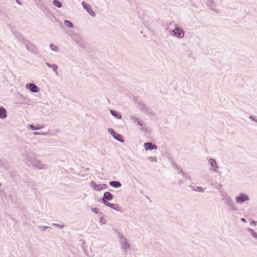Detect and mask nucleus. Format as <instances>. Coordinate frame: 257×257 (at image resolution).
Listing matches in <instances>:
<instances>
[{
	"label": "nucleus",
	"mask_w": 257,
	"mask_h": 257,
	"mask_svg": "<svg viewBox=\"0 0 257 257\" xmlns=\"http://www.w3.org/2000/svg\"><path fill=\"white\" fill-rule=\"evenodd\" d=\"M90 186L95 191H100L102 190L101 184H97L95 182L92 181L90 182Z\"/></svg>",
	"instance_id": "16"
},
{
	"label": "nucleus",
	"mask_w": 257,
	"mask_h": 257,
	"mask_svg": "<svg viewBox=\"0 0 257 257\" xmlns=\"http://www.w3.org/2000/svg\"><path fill=\"white\" fill-rule=\"evenodd\" d=\"M192 190L196 192H204V189L200 186H191Z\"/></svg>",
	"instance_id": "27"
},
{
	"label": "nucleus",
	"mask_w": 257,
	"mask_h": 257,
	"mask_svg": "<svg viewBox=\"0 0 257 257\" xmlns=\"http://www.w3.org/2000/svg\"><path fill=\"white\" fill-rule=\"evenodd\" d=\"M23 157L24 162L29 166H32L35 163L36 158L35 154L31 151L25 150L23 153Z\"/></svg>",
	"instance_id": "1"
},
{
	"label": "nucleus",
	"mask_w": 257,
	"mask_h": 257,
	"mask_svg": "<svg viewBox=\"0 0 257 257\" xmlns=\"http://www.w3.org/2000/svg\"><path fill=\"white\" fill-rule=\"evenodd\" d=\"M241 221L243 222H246L245 219H244V218H241Z\"/></svg>",
	"instance_id": "49"
},
{
	"label": "nucleus",
	"mask_w": 257,
	"mask_h": 257,
	"mask_svg": "<svg viewBox=\"0 0 257 257\" xmlns=\"http://www.w3.org/2000/svg\"><path fill=\"white\" fill-rule=\"evenodd\" d=\"M148 159L152 162H156L157 161V159L156 157H149Z\"/></svg>",
	"instance_id": "37"
},
{
	"label": "nucleus",
	"mask_w": 257,
	"mask_h": 257,
	"mask_svg": "<svg viewBox=\"0 0 257 257\" xmlns=\"http://www.w3.org/2000/svg\"><path fill=\"white\" fill-rule=\"evenodd\" d=\"M0 167H4L6 169H8V165L5 161L0 159Z\"/></svg>",
	"instance_id": "31"
},
{
	"label": "nucleus",
	"mask_w": 257,
	"mask_h": 257,
	"mask_svg": "<svg viewBox=\"0 0 257 257\" xmlns=\"http://www.w3.org/2000/svg\"><path fill=\"white\" fill-rule=\"evenodd\" d=\"M26 49L33 54L37 55L39 53L38 50L35 45L28 40L25 44Z\"/></svg>",
	"instance_id": "5"
},
{
	"label": "nucleus",
	"mask_w": 257,
	"mask_h": 257,
	"mask_svg": "<svg viewBox=\"0 0 257 257\" xmlns=\"http://www.w3.org/2000/svg\"><path fill=\"white\" fill-rule=\"evenodd\" d=\"M27 128L29 130H32V131H35V130H39L40 129H42L44 128L43 125H41L39 124L34 125L33 124H28L27 125Z\"/></svg>",
	"instance_id": "17"
},
{
	"label": "nucleus",
	"mask_w": 257,
	"mask_h": 257,
	"mask_svg": "<svg viewBox=\"0 0 257 257\" xmlns=\"http://www.w3.org/2000/svg\"><path fill=\"white\" fill-rule=\"evenodd\" d=\"M137 125L140 126V129L141 131L147 133L148 131V128L145 125V122L143 120H139L137 122Z\"/></svg>",
	"instance_id": "19"
},
{
	"label": "nucleus",
	"mask_w": 257,
	"mask_h": 257,
	"mask_svg": "<svg viewBox=\"0 0 257 257\" xmlns=\"http://www.w3.org/2000/svg\"><path fill=\"white\" fill-rule=\"evenodd\" d=\"M26 87L31 92L33 93H38L40 90V89L38 86L36 84L31 83H27L26 85Z\"/></svg>",
	"instance_id": "9"
},
{
	"label": "nucleus",
	"mask_w": 257,
	"mask_h": 257,
	"mask_svg": "<svg viewBox=\"0 0 257 257\" xmlns=\"http://www.w3.org/2000/svg\"><path fill=\"white\" fill-rule=\"evenodd\" d=\"M19 103L24 104V102L23 100H20V101L19 102Z\"/></svg>",
	"instance_id": "50"
},
{
	"label": "nucleus",
	"mask_w": 257,
	"mask_h": 257,
	"mask_svg": "<svg viewBox=\"0 0 257 257\" xmlns=\"http://www.w3.org/2000/svg\"><path fill=\"white\" fill-rule=\"evenodd\" d=\"M7 111L3 106H0V118L5 119L7 117Z\"/></svg>",
	"instance_id": "21"
},
{
	"label": "nucleus",
	"mask_w": 257,
	"mask_h": 257,
	"mask_svg": "<svg viewBox=\"0 0 257 257\" xmlns=\"http://www.w3.org/2000/svg\"><path fill=\"white\" fill-rule=\"evenodd\" d=\"M109 184L110 186L114 188H118L121 187L122 184L118 181H111L109 182Z\"/></svg>",
	"instance_id": "24"
},
{
	"label": "nucleus",
	"mask_w": 257,
	"mask_h": 257,
	"mask_svg": "<svg viewBox=\"0 0 257 257\" xmlns=\"http://www.w3.org/2000/svg\"><path fill=\"white\" fill-rule=\"evenodd\" d=\"M16 2L20 5H22V3L20 2V0H16Z\"/></svg>",
	"instance_id": "48"
},
{
	"label": "nucleus",
	"mask_w": 257,
	"mask_h": 257,
	"mask_svg": "<svg viewBox=\"0 0 257 257\" xmlns=\"http://www.w3.org/2000/svg\"><path fill=\"white\" fill-rule=\"evenodd\" d=\"M82 6L84 9L91 16L95 17V13L92 10L91 7L90 5L88 4L84 1L82 2Z\"/></svg>",
	"instance_id": "10"
},
{
	"label": "nucleus",
	"mask_w": 257,
	"mask_h": 257,
	"mask_svg": "<svg viewBox=\"0 0 257 257\" xmlns=\"http://www.w3.org/2000/svg\"><path fill=\"white\" fill-rule=\"evenodd\" d=\"M246 230L250 232L251 236L257 239V232H256L253 229L250 228H247Z\"/></svg>",
	"instance_id": "26"
},
{
	"label": "nucleus",
	"mask_w": 257,
	"mask_h": 257,
	"mask_svg": "<svg viewBox=\"0 0 257 257\" xmlns=\"http://www.w3.org/2000/svg\"><path fill=\"white\" fill-rule=\"evenodd\" d=\"M102 204L115 211H119L120 210V208L119 206L116 204L110 203L108 201H106L104 200H103Z\"/></svg>",
	"instance_id": "12"
},
{
	"label": "nucleus",
	"mask_w": 257,
	"mask_h": 257,
	"mask_svg": "<svg viewBox=\"0 0 257 257\" xmlns=\"http://www.w3.org/2000/svg\"><path fill=\"white\" fill-rule=\"evenodd\" d=\"M38 228L41 229V230L42 231H44L47 228H50L49 226H43V225H41V226H39L38 227Z\"/></svg>",
	"instance_id": "35"
},
{
	"label": "nucleus",
	"mask_w": 257,
	"mask_h": 257,
	"mask_svg": "<svg viewBox=\"0 0 257 257\" xmlns=\"http://www.w3.org/2000/svg\"><path fill=\"white\" fill-rule=\"evenodd\" d=\"M33 134L35 136H39V135H40L41 133H39V132H34Z\"/></svg>",
	"instance_id": "46"
},
{
	"label": "nucleus",
	"mask_w": 257,
	"mask_h": 257,
	"mask_svg": "<svg viewBox=\"0 0 257 257\" xmlns=\"http://www.w3.org/2000/svg\"><path fill=\"white\" fill-rule=\"evenodd\" d=\"M219 186L220 187H222V185L221 184H219Z\"/></svg>",
	"instance_id": "52"
},
{
	"label": "nucleus",
	"mask_w": 257,
	"mask_h": 257,
	"mask_svg": "<svg viewBox=\"0 0 257 257\" xmlns=\"http://www.w3.org/2000/svg\"><path fill=\"white\" fill-rule=\"evenodd\" d=\"M172 165L174 168H176L178 170H179V167L175 163H172Z\"/></svg>",
	"instance_id": "42"
},
{
	"label": "nucleus",
	"mask_w": 257,
	"mask_h": 257,
	"mask_svg": "<svg viewBox=\"0 0 257 257\" xmlns=\"http://www.w3.org/2000/svg\"><path fill=\"white\" fill-rule=\"evenodd\" d=\"M144 147L146 151L157 149V146L151 142H146L144 144Z\"/></svg>",
	"instance_id": "14"
},
{
	"label": "nucleus",
	"mask_w": 257,
	"mask_h": 257,
	"mask_svg": "<svg viewBox=\"0 0 257 257\" xmlns=\"http://www.w3.org/2000/svg\"><path fill=\"white\" fill-rule=\"evenodd\" d=\"M208 163L211 166L210 170L214 172H218V166L216 161L213 158H210L208 160Z\"/></svg>",
	"instance_id": "11"
},
{
	"label": "nucleus",
	"mask_w": 257,
	"mask_h": 257,
	"mask_svg": "<svg viewBox=\"0 0 257 257\" xmlns=\"http://www.w3.org/2000/svg\"><path fill=\"white\" fill-rule=\"evenodd\" d=\"M138 107L139 109L145 114H147V112L149 110V107L147 106V105L142 102H139L138 105Z\"/></svg>",
	"instance_id": "18"
},
{
	"label": "nucleus",
	"mask_w": 257,
	"mask_h": 257,
	"mask_svg": "<svg viewBox=\"0 0 257 257\" xmlns=\"http://www.w3.org/2000/svg\"><path fill=\"white\" fill-rule=\"evenodd\" d=\"M108 132L116 141H117L120 143L124 142V140L123 136L121 135L116 133L113 128H108Z\"/></svg>",
	"instance_id": "4"
},
{
	"label": "nucleus",
	"mask_w": 257,
	"mask_h": 257,
	"mask_svg": "<svg viewBox=\"0 0 257 257\" xmlns=\"http://www.w3.org/2000/svg\"><path fill=\"white\" fill-rule=\"evenodd\" d=\"M256 123H257V121H256Z\"/></svg>",
	"instance_id": "55"
},
{
	"label": "nucleus",
	"mask_w": 257,
	"mask_h": 257,
	"mask_svg": "<svg viewBox=\"0 0 257 257\" xmlns=\"http://www.w3.org/2000/svg\"><path fill=\"white\" fill-rule=\"evenodd\" d=\"M222 200L224 201L225 203H226L228 205L229 209L233 211L237 210V208L235 206L234 202L232 200L231 198L230 197H229V196H224L223 197Z\"/></svg>",
	"instance_id": "6"
},
{
	"label": "nucleus",
	"mask_w": 257,
	"mask_h": 257,
	"mask_svg": "<svg viewBox=\"0 0 257 257\" xmlns=\"http://www.w3.org/2000/svg\"><path fill=\"white\" fill-rule=\"evenodd\" d=\"M180 173L182 175L183 173H184L182 169L180 170Z\"/></svg>",
	"instance_id": "51"
},
{
	"label": "nucleus",
	"mask_w": 257,
	"mask_h": 257,
	"mask_svg": "<svg viewBox=\"0 0 257 257\" xmlns=\"http://www.w3.org/2000/svg\"><path fill=\"white\" fill-rule=\"evenodd\" d=\"M109 112L113 116L117 119H119L122 117L121 114L118 111L113 109H110Z\"/></svg>",
	"instance_id": "23"
},
{
	"label": "nucleus",
	"mask_w": 257,
	"mask_h": 257,
	"mask_svg": "<svg viewBox=\"0 0 257 257\" xmlns=\"http://www.w3.org/2000/svg\"><path fill=\"white\" fill-rule=\"evenodd\" d=\"M250 224H253L254 226H255L257 224V221L252 220L251 222H250Z\"/></svg>",
	"instance_id": "45"
},
{
	"label": "nucleus",
	"mask_w": 257,
	"mask_h": 257,
	"mask_svg": "<svg viewBox=\"0 0 257 257\" xmlns=\"http://www.w3.org/2000/svg\"><path fill=\"white\" fill-rule=\"evenodd\" d=\"M13 34L17 38V39L22 43H26V42L28 41V40L24 38L22 34L17 31L13 32Z\"/></svg>",
	"instance_id": "13"
},
{
	"label": "nucleus",
	"mask_w": 257,
	"mask_h": 257,
	"mask_svg": "<svg viewBox=\"0 0 257 257\" xmlns=\"http://www.w3.org/2000/svg\"><path fill=\"white\" fill-rule=\"evenodd\" d=\"M37 6L41 9L44 8L43 10L44 13L47 12L49 10L45 6V4L42 0H33Z\"/></svg>",
	"instance_id": "15"
},
{
	"label": "nucleus",
	"mask_w": 257,
	"mask_h": 257,
	"mask_svg": "<svg viewBox=\"0 0 257 257\" xmlns=\"http://www.w3.org/2000/svg\"><path fill=\"white\" fill-rule=\"evenodd\" d=\"M182 176H183V177H185V178H186V179H190L189 177V176H188V175H187V173H185V172L183 173Z\"/></svg>",
	"instance_id": "44"
},
{
	"label": "nucleus",
	"mask_w": 257,
	"mask_h": 257,
	"mask_svg": "<svg viewBox=\"0 0 257 257\" xmlns=\"http://www.w3.org/2000/svg\"><path fill=\"white\" fill-rule=\"evenodd\" d=\"M146 198L148 199H150V198L148 196H146Z\"/></svg>",
	"instance_id": "53"
},
{
	"label": "nucleus",
	"mask_w": 257,
	"mask_h": 257,
	"mask_svg": "<svg viewBox=\"0 0 257 257\" xmlns=\"http://www.w3.org/2000/svg\"><path fill=\"white\" fill-rule=\"evenodd\" d=\"M91 210L92 211V212H93L94 213L98 214H99L100 215H101L103 214V213L102 212H100V211H98V209L97 208L92 207L91 208Z\"/></svg>",
	"instance_id": "30"
},
{
	"label": "nucleus",
	"mask_w": 257,
	"mask_h": 257,
	"mask_svg": "<svg viewBox=\"0 0 257 257\" xmlns=\"http://www.w3.org/2000/svg\"><path fill=\"white\" fill-rule=\"evenodd\" d=\"M50 48H51V49L54 51H55V52H58L59 51V48L58 46H55L54 44H50Z\"/></svg>",
	"instance_id": "32"
},
{
	"label": "nucleus",
	"mask_w": 257,
	"mask_h": 257,
	"mask_svg": "<svg viewBox=\"0 0 257 257\" xmlns=\"http://www.w3.org/2000/svg\"><path fill=\"white\" fill-rule=\"evenodd\" d=\"M39 169H45V165L43 164L39 160L35 159V163L32 165Z\"/></svg>",
	"instance_id": "20"
},
{
	"label": "nucleus",
	"mask_w": 257,
	"mask_h": 257,
	"mask_svg": "<svg viewBox=\"0 0 257 257\" xmlns=\"http://www.w3.org/2000/svg\"><path fill=\"white\" fill-rule=\"evenodd\" d=\"M235 200L237 203L242 204L245 201H248L249 200V197L244 193H240L238 195L236 196Z\"/></svg>",
	"instance_id": "7"
},
{
	"label": "nucleus",
	"mask_w": 257,
	"mask_h": 257,
	"mask_svg": "<svg viewBox=\"0 0 257 257\" xmlns=\"http://www.w3.org/2000/svg\"><path fill=\"white\" fill-rule=\"evenodd\" d=\"M99 222L102 224H105L106 223V220L103 216H101L99 219Z\"/></svg>",
	"instance_id": "33"
},
{
	"label": "nucleus",
	"mask_w": 257,
	"mask_h": 257,
	"mask_svg": "<svg viewBox=\"0 0 257 257\" xmlns=\"http://www.w3.org/2000/svg\"><path fill=\"white\" fill-rule=\"evenodd\" d=\"M72 39L76 43L78 44V46L82 49L85 48V44L82 41V38L81 36L76 33H73L70 35Z\"/></svg>",
	"instance_id": "3"
},
{
	"label": "nucleus",
	"mask_w": 257,
	"mask_h": 257,
	"mask_svg": "<svg viewBox=\"0 0 257 257\" xmlns=\"http://www.w3.org/2000/svg\"><path fill=\"white\" fill-rule=\"evenodd\" d=\"M1 185H2V183H0V187L1 186Z\"/></svg>",
	"instance_id": "54"
},
{
	"label": "nucleus",
	"mask_w": 257,
	"mask_h": 257,
	"mask_svg": "<svg viewBox=\"0 0 257 257\" xmlns=\"http://www.w3.org/2000/svg\"><path fill=\"white\" fill-rule=\"evenodd\" d=\"M17 97L18 98H22L23 99H24V97L23 96V95L20 93H18L17 94Z\"/></svg>",
	"instance_id": "43"
},
{
	"label": "nucleus",
	"mask_w": 257,
	"mask_h": 257,
	"mask_svg": "<svg viewBox=\"0 0 257 257\" xmlns=\"http://www.w3.org/2000/svg\"><path fill=\"white\" fill-rule=\"evenodd\" d=\"M45 64L48 67L51 68L52 69L53 71L55 73L57 76H58V66L55 64H50L48 62H45Z\"/></svg>",
	"instance_id": "22"
},
{
	"label": "nucleus",
	"mask_w": 257,
	"mask_h": 257,
	"mask_svg": "<svg viewBox=\"0 0 257 257\" xmlns=\"http://www.w3.org/2000/svg\"><path fill=\"white\" fill-rule=\"evenodd\" d=\"M170 34L175 37L181 39L184 37V31L181 27L175 25V28L170 31Z\"/></svg>",
	"instance_id": "2"
},
{
	"label": "nucleus",
	"mask_w": 257,
	"mask_h": 257,
	"mask_svg": "<svg viewBox=\"0 0 257 257\" xmlns=\"http://www.w3.org/2000/svg\"><path fill=\"white\" fill-rule=\"evenodd\" d=\"M64 24L65 26L69 28H73L74 27L73 24L69 20H64Z\"/></svg>",
	"instance_id": "29"
},
{
	"label": "nucleus",
	"mask_w": 257,
	"mask_h": 257,
	"mask_svg": "<svg viewBox=\"0 0 257 257\" xmlns=\"http://www.w3.org/2000/svg\"><path fill=\"white\" fill-rule=\"evenodd\" d=\"M53 225L55 226V227H58L59 228H60V229H63V227H64V225H62V224H57V223H53Z\"/></svg>",
	"instance_id": "34"
},
{
	"label": "nucleus",
	"mask_w": 257,
	"mask_h": 257,
	"mask_svg": "<svg viewBox=\"0 0 257 257\" xmlns=\"http://www.w3.org/2000/svg\"><path fill=\"white\" fill-rule=\"evenodd\" d=\"M48 134V133L46 132V133H45V132H43L42 133H41L40 135H42V136H47Z\"/></svg>",
	"instance_id": "47"
},
{
	"label": "nucleus",
	"mask_w": 257,
	"mask_h": 257,
	"mask_svg": "<svg viewBox=\"0 0 257 257\" xmlns=\"http://www.w3.org/2000/svg\"><path fill=\"white\" fill-rule=\"evenodd\" d=\"M102 190L108 188V186L106 184H101Z\"/></svg>",
	"instance_id": "39"
},
{
	"label": "nucleus",
	"mask_w": 257,
	"mask_h": 257,
	"mask_svg": "<svg viewBox=\"0 0 257 257\" xmlns=\"http://www.w3.org/2000/svg\"><path fill=\"white\" fill-rule=\"evenodd\" d=\"M113 199V195L110 192H105L104 193L103 197L100 198L98 201L99 202L103 203V200L106 201H111Z\"/></svg>",
	"instance_id": "8"
},
{
	"label": "nucleus",
	"mask_w": 257,
	"mask_h": 257,
	"mask_svg": "<svg viewBox=\"0 0 257 257\" xmlns=\"http://www.w3.org/2000/svg\"><path fill=\"white\" fill-rule=\"evenodd\" d=\"M131 118L134 122H137V121L140 120L137 117L134 116H131Z\"/></svg>",
	"instance_id": "38"
},
{
	"label": "nucleus",
	"mask_w": 257,
	"mask_h": 257,
	"mask_svg": "<svg viewBox=\"0 0 257 257\" xmlns=\"http://www.w3.org/2000/svg\"><path fill=\"white\" fill-rule=\"evenodd\" d=\"M249 118L250 119H251L252 121H254L255 122H256L257 121V119L253 116H252V115H250L249 116Z\"/></svg>",
	"instance_id": "41"
},
{
	"label": "nucleus",
	"mask_w": 257,
	"mask_h": 257,
	"mask_svg": "<svg viewBox=\"0 0 257 257\" xmlns=\"http://www.w3.org/2000/svg\"><path fill=\"white\" fill-rule=\"evenodd\" d=\"M120 242L122 245V248H123L124 250H126L131 247V245L127 242V240L126 238L123 239V240H120Z\"/></svg>",
	"instance_id": "25"
},
{
	"label": "nucleus",
	"mask_w": 257,
	"mask_h": 257,
	"mask_svg": "<svg viewBox=\"0 0 257 257\" xmlns=\"http://www.w3.org/2000/svg\"><path fill=\"white\" fill-rule=\"evenodd\" d=\"M53 4L58 8H61L63 6L62 2L59 0H53Z\"/></svg>",
	"instance_id": "28"
},
{
	"label": "nucleus",
	"mask_w": 257,
	"mask_h": 257,
	"mask_svg": "<svg viewBox=\"0 0 257 257\" xmlns=\"http://www.w3.org/2000/svg\"><path fill=\"white\" fill-rule=\"evenodd\" d=\"M213 3H214L213 0H208L207 2V5L208 6H210L212 5Z\"/></svg>",
	"instance_id": "40"
},
{
	"label": "nucleus",
	"mask_w": 257,
	"mask_h": 257,
	"mask_svg": "<svg viewBox=\"0 0 257 257\" xmlns=\"http://www.w3.org/2000/svg\"><path fill=\"white\" fill-rule=\"evenodd\" d=\"M118 238H120V240H123V239H125L126 238L124 237L123 235L122 234V233H120V232H118Z\"/></svg>",
	"instance_id": "36"
}]
</instances>
